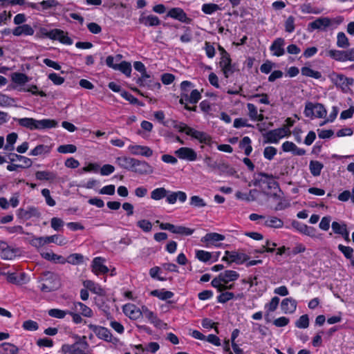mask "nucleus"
<instances>
[{
	"instance_id": "nucleus-15",
	"label": "nucleus",
	"mask_w": 354,
	"mask_h": 354,
	"mask_svg": "<svg viewBox=\"0 0 354 354\" xmlns=\"http://www.w3.org/2000/svg\"><path fill=\"white\" fill-rule=\"evenodd\" d=\"M41 214L38 211L37 208L33 206H29L26 209L20 208L17 210V216L19 218L28 220L31 217L39 218Z\"/></svg>"
},
{
	"instance_id": "nucleus-25",
	"label": "nucleus",
	"mask_w": 354,
	"mask_h": 354,
	"mask_svg": "<svg viewBox=\"0 0 354 354\" xmlns=\"http://www.w3.org/2000/svg\"><path fill=\"white\" fill-rule=\"evenodd\" d=\"M124 314L131 319H137L141 316L140 308L133 304H126L123 306Z\"/></svg>"
},
{
	"instance_id": "nucleus-22",
	"label": "nucleus",
	"mask_w": 354,
	"mask_h": 354,
	"mask_svg": "<svg viewBox=\"0 0 354 354\" xmlns=\"http://www.w3.org/2000/svg\"><path fill=\"white\" fill-rule=\"evenodd\" d=\"M136 83L140 86H146L151 90H159L161 88L160 83L150 74L149 78H146L142 82L137 80Z\"/></svg>"
},
{
	"instance_id": "nucleus-34",
	"label": "nucleus",
	"mask_w": 354,
	"mask_h": 354,
	"mask_svg": "<svg viewBox=\"0 0 354 354\" xmlns=\"http://www.w3.org/2000/svg\"><path fill=\"white\" fill-rule=\"evenodd\" d=\"M0 354H19V348L11 343L3 342L0 344Z\"/></svg>"
},
{
	"instance_id": "nucleus-7",
	"label": "nucleus",
	"mask_w": 354,
	"mask_h": 354,
	"mask_svg": "<svg viewBox=\"0 0 354 354\" xmlns=\"http://www.w3.org/2000/svg\"><path fill=\"white\" fill-rule=\"evenodd\" d=\"M167 17L185 24H190L192 21V19L187 17L185 12L181 8H171L167 13Z\"/></svg>"
},
{
	"instance_id": "nucleus-19",
	"label": "nucleus",
	"mask_w": 354,
	"mask_h": 354,
	"mask_svg": "<svg viewBox=\"0 0 354 354\" xmlns=\"http://www.w3.org/2000/svg\"><path fill=\"white\" fill-rule=\"evenodd\" d=\"M165 198L166 201L169 204H174L177 199H178L180 202L184 203L187 200V194L182 191L171 192L168 190L167 196H166Z\"/></svg>"
},
{
	"instance_id": "nucleus-32",
	"label": "nucleus",
	"mask_w": 354,
	"mask_h": 354,
	"mask_svg": "<svg viewBox=\"0 0 354 354\" xmlns=\"http://www.w3.org/2000/svg\"><path fill=\"white\" fill-rule=\"evenodd\" d=\"M35 178L39 180L53 181L57 178V174L50 171H37L35 173Z\"/></svg>"
},
{
	"instance_id": "nucleus-35",
	"label": "nucleus",
	"mask_w": 354,
	"mask_h": 354,
	"mask_svg": "<svg viewBox=\"0 0 354 354\" xmlns=\"http://www.w3.org/2000/svg\"><path fill=\"white\" fill-rule=\"evenodd\" d=\"M51 151V147L45 145H38L29 152V156H36L48 154Z\"/></svg>"
},
{
	"instance_id": "nucleus-38",
	"label": "nucleus",
	"mask_w": 354,
	"mask_h": 354,
	"mask_svg": "<svg viewBox=\"0 0 354 354\" xmlns=\"http://www.w3.org/2000/svg\"><path fill=\"white\" fill-rule=\"evenodd\" d=\"M324 165L318 160H310L309 162V170L313 176H319L321 174Z\"/></svg>"
},
{
	"instance_id": "nucleus-63",
	"label": "nucleus",
	"mask_w": 354,
	"mask_h": 354,
	"mask_svg": "<svg viewBox=\"0 0 354 354\" xmlns=\"http://www.w3.org/2000/svg\"><path fill=\"white\" fill-rule=\"evenodd\" d=\"M137 226L145 232H149L152 229L151 223L146 219H142L137 222Z\"/></svg>"
},
{
	"instance_id": "nucleus-20",
	"label": "nucleus",
	"mask_w": 354,
	"mask_h": 354,
	"mask_svg": "<svg viewBox=\"0 0 354 354\" xmlns=\"http://www.w3.org/2000/svg\"><path fill=\"white\" fill-rule=\"evenodd\" d=\"M34 29L29 24H26L17 26L12 30V33L17 37L21 35L31 36L34 35Z\"/></svg>"
},
{
	"instance_id": "nucleus-30",
	"label": "nucleus",
	"mask_w": 354,
	"mask_h": 354,
	"mask_svg": "<svg viewBox=\"0 0 354 354\" xmlns=\"http://www.w3.org/2000/svg\"><path fill=\"white\" fill-rule=\"evenodd\" d=\"M135 159L136 158L127 156H120L116 158L115 162L120 167L131 171V169H133Z\"/></svg>"
},
{
	"instance_id": "nucleus-27",
	"label": "nucleus",
	"mask_w": 354,
	"mask_h": 354,
	"mask_svg": "<svg viewBox=\"0 0 354 354\" xmlns=\"http://www.w3.org/2000/svg\"><path fill=\"white\" fill-rule=\"evenodd\" d=\"M39 281H44L48 284H54L57 281L59 286L61 285L58 274L50 271L44 272L39 278Z\"/></svg>"
},
{
	"instance_id": "nucleus-40",
	"label": "nucleus",
	"mask_w": 354,
	"mask_h": 354,
	"mask_svg": "<svg viewBox=\"0 0 354 354\" xmlns=\"http://www.w3.org/2000/svg\"><path fill=\"white\" fill-rule=\"evenodd\" d=\"M133 67L136 71L141 73V76L138 78L140 82L149 77V74L147 72L145 66L141 62L137 61L133 63Z\"/></svg>"
},
{
	"instance_id": "nucleus-45",
	"label": "nucleus",
	"mask_w": 354,
	"mask_h": 354,
	"mask_svg": "<svg viewBox=\"0 0 354 354\" xmlns=\"http://www.w3.org/2000/svg\"><path fill=\"white\" fill-rule=\"evenodd\" d=\"M337 46L341 48H346L350 46L348 39L343 32H339L337 35Z\"/></svg>"
},
{
	"instance_id": "nucleus-58",
	"label": "nucleus",
	"mask_w": 354,
	"mask_h": 354,
	"mask_svg": "<svg viewBox=\"0 0 354 354\" xmlns=\"http://www.w3.org/2000/svg\"><path fill=\"white\" fill-rule=\"evenodd\" d=\"M309 326V317L308 315L305 314L299 317V318L295 322V326L298 328H306Z\"/></svg>"
},
{
	"instance_id": "nucleus-23",
	"label": "nucleus",
	"mask_w": 354,
	"mask_h": 354,
	"mask_svg": "<svg viewBox=\"0 0 354 354\" xmlns=\"http://www.w3.org/2000/svg\"><path fill=\"white\" fill-rule=\"evenodd\" d=\"M297 304L295 299L291 297L285 298L281 304V310L285 314L293 313L296 310Z\"/></svg>"
},
{
	"instance_id": "nucleus-8",
	"label": "nucleus",
	"mask_w": 354,
	"mask_h": 354,
	"mask_svg": "<svg viewBox=\"0 0 354 354\" xmlns=\"http://www.w3.org/2000/svg\"><path fill=\"white\" fill-rule=\"evenodd\" d=\"M219 66L223 71L225 78H228L230 75L233 74L235 71V65L232 64L230 56L221 57Z\"/></svg>"
},
{
	"instance_id": "nucleus-16",
	"label": "nucleus",
	"mask_w": 354,
	"mask_h": 354,
	"mask_svg": "<svg viewBox=\"0 0 354 354\" xmlns=\"http://www.w3.org/2000/svg\"><path fill=\"white\" fill-rule=\"evenodd\" d=\"M257 176L259 177L265 178L263 184L267 185V187L268 189H277L279 190V192H281L279 183L275 180L276 177L272 174H270L265 172H259L257 174Z\"/></svg>"
},
{
	"instance_id": "nucleus-64",
	"label": "nucleus",
	"mask_w": 354,
	"mask_h": 354,
	"mask_svg": "<svg viewBox=\"0 0 354 354\" xmlns=\"http://www.w3.org/2000/svg\"><path fill=\"white\" fill-rule=\"evenodd\" d=\"M22 327L26 330L35 331L39 328V325L36 322L28 319L24 322Z\"/></svg>"
},
{
	"instance_id": "nucleus-44",
	"label": "nucleus",
	"mask_w": 354,
	"mask_h": 354,
	"mask_svg": "<svg viewBox=\"0 0 354 354\" xmlns=\"http://www.w3.org/2000/svg\"><path fill=\"white\" fill-rule=\"evenodd\" d=\"M168 190H167L165 187H158L153 189L151 192V198L153 200L158 201L165 198L167 196Z\"/></svg>"
},
{
	"instance_id": "nucleus-51",
	"label": "nucleus",
	"mask_w": 354,
	"mask_h": 354,
	"mask_svg": "<svg viewBox=\"0 0 354 354\" xmlns=\"http://www.w3.org/2000/svg\"><path fill=\"white\" fill-rule=\"evenodd\" d=\"M220 10V6L213 3H204L201 8V10L206 15H212Z\"/></svg>"
},
{
	"instance_id": "nucleus-56",
	"label": "nucleus",
	"mask_w": 354,
	"mask_h": 354,
	"mask_svg": "<svg viewBox=\"0 0 354 354\" xmlns=\"http://www.w3.org/2000/svg\"><path fill=\"white\" fill-rule=\"evenodd\" d=\"M338 250L343 254L344 257L348 260H351L353 256V249L350 246H345L342 244H339Z\"/></svg>"
},
{
	"instance_id": "nucleus-60",
	"label": "nucleus",
	"mask_w": 354,
	"mask_h": 354,
	"mask_svg": "<svg viewBox=\"0 0 354 354\" xmlns=\"http://www.w3.org/2000/svg\"><path fill=\"white\" fill-rule=\"evenodd\" d=\"M68 310H63L57 308H53L48 310L49 316L58 319H63L68 314Z\"/></svg>"
},
{
	"instance_id": "nucleus-52",
	"label": "nucleus",
	"mask_w": 354,
	"mask_h": 354,
	"mask_svg": "<svg viewBox=\"0 0 354 354\" xmlns=\"http://www.w3.org/2000/svg\"><path fill=\"white\" fill-rule=\"evenodd\" d=\"M60 33H55L56 38L54 40H58L59 42L66 45H71L73 39L67 36V35L62 30L57 29Z\"/></svg>"
},
{
	"instance_id": "nucleus-43",
	"label": "nucleus",
	"mask_w": 354,
	"mask_h": 354,
	"mask_svg": "<svg viewBox=\"0 0 354 354\" xmlns=\"http://www.w3.org/2000/svg\"><path fill=\"white\" fill-rule=\"evenodd\" d=\"M12 81L17 84L23 85L29 81L28 77L22 73H13L11 75Z\"/></svg>"
},
{
	"instance_id": "nucleus-12",
	"label": "nucleus",
	"mask_w": 354,
	"mask_h": 354,
	"mask_svg": "<svg viewBox=\"0 0 354 354\" xmlns=\"http://www.w3.org/2000/svg\"><path fill=\"white\" fill-rule=\"evenodd\" d=\"M186 134L201 143L208 145L211 142V137L203 131H197L192 127L187 128Z\"/></svg>"
},
{
	"instance_id": "nucleus-54",
	"label": "nucleus",
	"mask_w": 354,
	"mask_h": 354,
	"mask_svg": "<svg viewBox=\"0 0 354 354\" xmlns=\"http://www.w3.org/2000/svg\"><path fill=\"white\" fill-rule=\"evenodd\" d=\"M167 123L170 124L171 126L173 127L175 129H177L180 133H185L187 132L188 127L186 124L182 122H178L175 120H167Z\"/></svg>"
},
{
	"instance_id": "nucleus-41",
	"label": "nucleus",
	"mask_w": 354,
	"mask_h": 354,
	"mask_svg": "<svg viewBox=\"0 0 354 354\" xmlns=\"http://www.w3.org/2000/svg\"><path fill=\"white\" fill-rule=\"evenodd\" d=\"M265 225L269 227L281 228L283 225V221L276 216H269L265 221Z\"/></svg>"
},
{
	"instance_id": "nucleus-14",
	"label": "nucleus",
	"mask_w": 354,
	"mask_h": 354,
	"mask_svg": "<svg viewBox=\"0 0 354 354\" xmlns=\"http://www.w3.org/2000/svg\"><path fill=\"white\" fill-rule=\"evenodd\" d=\"M128 149L130 152L135 156L150 157L153 155V150L147 146L134 145H129Z\"/></svg>"
},
{
	"instance_id": "nucleus-49",
	"label": "nucleus",
	"mask_w": 354,
	"mask_h": 354,
	"mask_svg": "<svg viewBox=\"0 0 354 354\" xmlns=\"http://www.w3.org/2000/svg\"><path fill=\"white\" fill-rule=\"evenodd\" d=\"M120 95L125 99L126 100L129 101L130 104H134V105H138L140 106H143L144 103L139 101L136 97H135L133 95H131L130 93H129L127 91H121Z\"/></svg>"
},
{
	"instance_id": "nucleus-59",
	"label": "nucleus",
	"mask_w": 354,
	"mask_h": 354,
	"mask_svg": "<svg viewBox=\"0 0 354 354\" xmlns=\"http://www.w3.org/2000/svg\"><path fill=\"white\" fill-rule=\"evenodd\" d=\"M77 151V147L74 145H62L58 147L57 151L60 153H73Z\"/></svg>"
},
{
	"instance_id": "nucleus-42",
	"label": "nucleus",
	"mask_w": 354,
	"mask_h": 354,
	"mask_svg": "<svg viewBox=\"0 0 354 354\" xmlns=\"http://www.w3.org/2000/svg\"><path fill=\"white\" fill-rule=\"evenodd\" d=\"M301 75L306 77H310L319 80L322 77V74L319 71H314L308 66H304L301 68Z\"/></svg>"
},
{
	"instance_id": "nucleus-36",
	"label": "nucleus",
	"mask_w": 354,
	"mask_h": 354,
	"mask_svg": "<svg viewBox=\"0 0 354 354\" xmlns=\"http://www.w3.org/2000/svg\"><path fill=\"white\" fill-rule=\"evenodd\" d=\"M220 277L225 279L223 283L227 284L230 281H234L239 278V274L234 270H227L220 273Z\"/></svg>"
},
{
	"instance_id": "nucleus-18",
	"label": "nucleus",
	"mask_w": 354,
	"mask_h": 354,
	"mask_svg": "<svg viewBox=\"0 0 354 354\" xmlns=\"http://www.w3.org/2000/svg\"><path fill=\"white\" fill-rule=\"evenodd\" d=\"M292 225L294 228H295L299 232L313 237L315 236L316 230L313 227L308 226L307 225L300 223L297 221H293L292 223Z\"/></svg>"
},
{
	"instance_id": "nucleus-5",
	"label": "nucleus",
	"mask_w": 354,
	"mask_h": 354,
	"mask_svg": "<svg viewBox=\"0 0 354 354\" xmlns=\"http://www.w3.org/2000/svg\"><path fill=\"white\" fill-rule=\"evenodd\" d=\"M290 130L286 126L270 130L266 133H263V138L266 139V142L274 143L279 142V140L290 134Z\"/></svg>"
},
{
	"instance_id": "nucleus-6",
	"label": "nucleus",
	"mask_w": 354,
	"mask_h": 354,
	"mask_svg": "<svg viewBox=\"0 0 354 354\" xmlns=\"http://www.w3.org/2000/svg\"><path fill=\"white\" fill-rule=\"evenodd\" d=\"M131 171L139 175H147L152 174L153 169V167L146 161L135 159L133 169H131Z\"/></svg>"
},
{
	"instance_id": "nucleus-3",
	"label": "nucleus",
	"mask_w": 354,
	"mask_h": 354,
	"mask_svg": "<svg viewBox=\"0 0 354 354\" xmlns=\"http://www.w3.org/2000/svg\"><path fill=\"white\" fill-rule=\"evenodd\" d=\"M304 113L307 118H324L326 116L327 111L324 104L321 103L307 102L305 104Z\"/></svg>"
},
{
	"instance_id": "nucleus-29",
	"label": "nucleus",
	"mask_w": 354,
	"mask_h": 354,
	"mask_svg": "<svg viewBox=\"0 0 354 354\" xmlns=\"http://www.w3.org/2000/svg\"><path fill=\"white\" fill-rule=\"evenodd\" d=\"M55 33H60L57 28L48 30L46 28L40 27L39 30L35 34V37L38 39L49 38L55 39L56 38Z\"/></svg>"
},
{
	"instance_id": "nucleus-53",
	"label": "nucleus",
	"mask_w": 354,
	"mask_h": 354,
	"mask_svg": "<svg viewBox=\"0 0 354 354\" xmlns=\"http://www.w3.org/2000/svg\"><path fill=\"white\" fill-rule=\"evenodd\" d=\"M221 292V293L216 297L218 303L225 304L235 297V295L232 292L223 291Z\"/></svg>"
},
{
	"instance_id": "nucleus-26",
	"label": "nucleus",
	"mask_w": 354,
	"mask_h": 354,
	"mask_svg": "<svg viewBox=\"0 0 354 354\" xmlns=\"http://www.w3.org/2000/svg\"><path fill=\"white\" fill-rule=\"evenodd\" d=\"M139 23L145 25V26H157L160 24L161 21L156 15H141L139 18Z\"/></svg>"
},
{
	"instance_id": "nucleus-1",
	"label": "nucleus",
	"mask_w": 354,
	"mask_h": 354,
	"mask_svg": "<svg viewBox=\"0 0 354 354\" xmlns=\"http://www.w3.org/2000/svg\"><path fill=\"white\" fill-rule=\"evenodd\" d=\"M13 120L17 122L21 127H25L29 130H44L55 128L58 125V122L52 119L36 120L32 118H14Z\"/></svg>"
},
{
	"instance_id": "nucleus-28",
	"label": "nucleus",
	"mask_w": 354,
	"mask_h": 354,
	"mask_svg": "<svg viewBox=\"0 0 354 354\" xmlns=\"http://www.w3.org/2000/svg\"><path fill=\"white\" fill-rule=\"evenodd\" d=\"M259 192L257 189H250L248 194L237 192L235 196L237 199L245 201L247 202L255 201Z\"/></svg>"
},
{
	"instance_id": "nucleus-50",
	"label": "nucleus",
	"mask_w": 354,
	"mask_h": 354,
	"mask_svg": "<svg viewBox=\"0 0 354 354\" xmlns=\"http://www.w3.org/2000/svg\"><path fill=\"white\" fill-rule=\"evenodd\" d=\"M115 70L120 71L127 77H130L131 73V64L130 62L122 61L117 65Z\"/></svg>"
},
{
	"instance_id": "nucleus-46",
	"label": "nucleus",
	"mask_w": 354,
	"mask_h": 354,
	"mask_svg": "<svg viewBox=\"0 0 354 354\" xmlns=\"http://www.w3.org/2000/svg\"><path fill=\"white\" fill-rule=\"evenodd\" d=\"M330 78L333 83L335 84L336 86L342 87L345 85V80L346 77L342 74H339L333 72L330 75Z\"/></svg>"
},
{
	"instance_id": "nucleus-48",
	"label": "nucleus",
	"mask_w": 354,
	"mask_h": 354,
	"mask_svg": "<svg viewBox=\"0 0 354 354\" xmlns=\"http://www.w3.org/2000/svg\"><path fill=\"white\" fill-rule=\"evenodd\" d=\"M73 265H79L84 262V256L81 254L74 253L67 257L66 263Z\"/></svg>"
},
{
	"instance_id": "nucleus-62",
	"label": "nucleus",
	"mask_w": 354,
	"mask_h": 354,
	"mask_svg": "<svg viewBox=\"0 0 354 354\" xmlns=\"http://www.w3.org/2000/svg\"><path fill=\"white\" fill-rule=\"evenodd\" d=\"M277 153V149L274 147H266L263 150V156L266 159L271 160Z\"/></svg>"
},
{
	"instance_id": "nucleus-39",
	"label": "nucleus",
	"mask_w": 354,
	"mask_h": 354,
	"mask_svg": "<svg viewBox=\"0 0 354 354\" xmlns=\"http://www.w3.org/2000/svg\"><path fill=\"white\" fill-rule=\"evenodd\" d=\"M225 239V236L216 232L207 233L201 239L203 242L214 243Z\"/></svg>"
},
{
	"instance_id": "nucleus-13",
	"label": "nucleus",
	"mask_w": 354,
	"mask_h": 354,
	"mask_svg": "<svg viewBox=\"0 0 354 354\" xmlns=\"http://www.w3.org/2000/svg\"><path fill=\"white\" fill-rule=\"evenodd\" d=\"M285 40L283 38L279 37L275 39L270 46V50L272 55L280 57L285 54L284 50Z\"/></svg>"
},
{
	"instance_id": "nucleus-24",
	"label": "nucleus",
	"mask_w": 354,
	"mask_h": 354,
	"mask_svg": "<svg viewBox=\"0 0 354 354\" xmlns=\"http://www.w3.org/2000/svg\"><path fill=\"white\" fill-rule=\"evenodd\" d=\"M83 286L84 288L97 295L104 296L105 295V290L99 284L91 280L84 281Z\"/></svg>"
},
{
	"instance_id": "nucleus-11",
	"label": "nucleus",
	"mask_w": 354,
	"mask_h": 354,
	"mask_svg": "<svg viewBox=\"0 0 354 354\" xmlns=\"http://www.w3.org/2000/svg\"><path fill=\"white\" fill-rule=\"evenodd\" d=\"M141 316L145 317L150 323L153 324L155 327L160 328L162 326V322L157 317V315L152 311H151L146 306H142L140 308Z\"/></svg>"
},
{
	"instance_id": "nucleus-37",
	"label": "nucleus",
	"mask_w": 354,
	"mask_h": 354,
	"mask_svg": "<svg viewBox=\"0 0 354 354\" xmlns=\"http://www.w3.org/2000/svg\"><path fill=\"white\" fill-rule=\"evenodd\" d=\"M8 159L11 162H14L16 160H20L22 161L23 163L25 165V167H30L32 165V160L29 158H27L26 156L18 155L17 153H10L8 155Z\"/></svg>"
},
{
	"instance_id": "nucleus-2",
	"label": "nucleus",
	"mask_w": 354,
	"mask_h": 354,
	"mask_svg": "<svg viewBox=\"0 0 354 354\" xmlns=\"http://www.w3.org/2000/svg\"><path fill=\"white\" fill-rule=\"evenodd\" d=\"M75 339L73 344H64L62 351L65 354H91L89 344L86 341V336H74Z\"/></svg>"
},
{
	"instance_id": "nucleus-9",
	"label": "nucleus",
	"mask_w": 354,
	"mask_h": 354,
	"mask_svg": "<svg viewBox=\"0 0 354 354\" xmlns=\"http://www.w3.org/2000/svg\"><path fill=\"white\" fill-rule=\"evenodd\" d=\"M176 156L182 160L194 161L197 159V153L189 147H180L175 151Z\"/></svg>"
},
{
	"instance_id": "nucleus-21",
	"label": "nucleus",
	"mask_w": 354,
	"mask_h": 354,
	"mask_svg": "<svg viewBox=\"0 0 354 354\" xmlns=\"http://www.w3.org/2000/svg\"><path fill=\"white\" fill-rule=\"evenodd\" d=\"M71 310L75 312H80L84 317H91L93 315L92 310L86 305L80 301L73 302Z\"/></svg>"
},
{
	"instance_id": "nucleus-4",
	"label": "nucleus",
	"mask_w": 354,
	"mask_h": 354,
	"mask_svg": "<svg viewBox=\"0 0 354 354\" xmlns=\"http://www.w3.org/2000/svg\"><path fill=\"white\" fill-rule=\"evenodd\" d=\"M88 327L91 329L95 335L100 339H102L107 342H111L116 344L119 342V339L117 337H113V335L109 329L106 327L97 326L90 324Z\"/></svg>"
},
{
	"instance_id": "nucleus-55",
	"label": "nucleus",
	"mask_w": 354,
	"mask_h": 354,
	"mask_svg": "<svg viewBox=\"0 0 354 354\" xmlns=\"http://www.w3.org/2000/svg\"><path fill=\"white\" fill-rule=\"evenodd\" d=\"M329 55V57L331 59L337 61V62H344V50L331 49L328 50L327 53Z\"/></svg>"
},
{
	"instance_id": "nucleus-31",
	"label": "nucleus",
	"mask_w": 354,
	"mask_h": 354,
	"mask_svg": "<svg viewBox=\"0 0 354 354\" xmlns=\"http://www.w3.org/2000/svg\"><path fill=\"white\" fill-rule=\"evenodd\" d=\"M104 259L102 257H95L92 262L93 270L95 272L106 274L109 272V268L103 264Z\"/></svg>"
},
{
	"instance_id": "nucleus-57",
	"label": "nucleus",
	"mask_w": 354,
	"mask_h": 354,
	"mask_svg": "<svg viewBox=\"0 0 354 354\" xmlns=\"http://www.w3.org/2000/svg\"><path fill=\"white\" fill-rule=\"evenodd\" d=\"M196 257L202 262H207L212 258V254L209 252L198 250L196 251Z\"/></svg>"
},
{
	"instance_id": "nucleus-33",
	"label": "nucleus",
	"mask_w": 354,
	"mask_h": 354,
	"mask_svg": "<svg viewBox=\"0 0 354 354\" xmlns=\"http://www.w3.org/2000/svg\"><path fill=\"white\" fill-rule=\"evenodd\" d=\"M150 295L153 297H158L159 299L162 301L171 299L174 295L173 292L169 290H165V289L153 290L150 292Z\"/></svg>"
},
{
	"instance_id": "nucleus-10",
	"label": "nucleus",
	"mask_w": 354,
	"mask_h": 354,
	"mask_svg": "<svg viewBox=\"0 0 354 354\" xmlns=\"http://www.w3.org/2000/svg\"><path fill=\"white\" fill-rule=\"evenodd\" d=\"M331 24V19L328 17H319L308 24V30H326Z\"/></svg>"
},
{
	"instance_id": "nucleus-61",
	"label": "nucleus",
	"mask_w": 354,
	"mask_h": 354,
	"mask_svg": "<svg viewBox=\"0 0 354 354\" xmlns=\"http://www.w3.org/2000/svg\"><path fill=\"white\" fill-rule=\"evenodd\" d=\"M41 195L44 197L46 204L50 207H53L56 205L55 201L51 197L50 192L48 189L44 188L41 189Z\"/></svg>"
},
{
	"instance_id": "nucleus-47",
	"label": "nucleus",
	"mask_w": 354,
	"mask_h": 354,
	"mask_svg": "<svg viewBox=\"0 0 354 354\" xmlns=\"http://www.w3.org/2000/svg\"><path fill=\"white\" fill-rule=\"evenodd\" d=\"M277 244L274 242H272L270 240H266V245H263L259 250H256L257 253L263 254L264 252L272 253L275 251V248Z\"/></svg>"
},
{
	"instance_id": "nucleus-17",
	"label": "nucleus",
	"mask_w": 354,
	"mask_h": 354,
	"mask_svg": "<svg viewBox=\"0 0 354 354\" xmlns=\"http://www.w3.org/2000/svg\"><path fill=\"white\" fill-rule=\"evenodd\" d=\"M225 254L230 259V261L228 262V264L235 263L238 265H241L249 259V257L247 254L245 253L238 252L236 251L226 250Z\"/></svg>"
}]
</instances>
